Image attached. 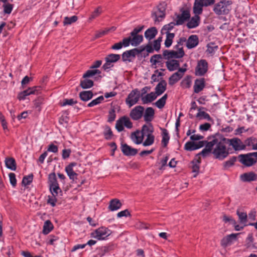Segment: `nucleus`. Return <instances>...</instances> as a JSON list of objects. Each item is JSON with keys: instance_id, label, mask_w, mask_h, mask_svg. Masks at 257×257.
<instances>
[{"instance_id": "13", "label": "nucleus", "mask_w": 257, "mask_h": 257, "mask_svg": "<svg viewBox=\"0 0 257 257\" xmlns=\"http://www.w3.org/2000/svg\"><path fill=\"white\" fill-rule=\"evenodd\" d=\"M239 161L246 166H250L255 163V159L250 153L246 155H240L238 156Z\"/></svg>"}, {"instance_id": "17", "label": "nucleus", "mask_w": 257, "mask_h": 257, "mask_svg": "<svg viewBox=\"0 0 257 257\" xmlns=\"http://www.w3.org/2000/svg\"><path fill=\"white\" fill-rule=\"evenodd\" d=\"M237 234L232 233L223 237L221 241V245L224 247L231 245L236 239Z\"/></svg>"}, {"instance_id": "38", "label": "nucleus", "mask_w": 257, "mask_h": 257, "mask_svg": "<svg viewBox=\"0 0 257 257\" xmlns=\"http://www.w3.org/2000/svg\"><path fill=\"white\" fill-rule=\"evenodd\" d=\"M79 96L82 100L86 101L92 98L93 93L91 91H83L79 93Z\"/></svg>"}, {"instance_id": "30", "label": "nucleus", "mask_w": 257, "mask_h": 257, "mask_svg": "<svg viewBox=\"0 0 257 257\" xmlns=\"http://www.w3.org/2000/svg\"><path fill=\"white\" fill-rule=\"evenodd\" d=\"M158 31L156 28L153 27L146 31L145 32V37L147 39L151 40L155 37Z\"/></svg>"}, {"instance_id": "29", "label": "nucleus", "mask_w": 257, "mask_h": 257, "mask_svg": "<svg viewBox=\"0 0 257 257\" xmlns=\"http://www.w3.org/2000/svg\"><path fill=\"white\" fill-rule=\"evenodd\" d=\"M200 18L199 16L195 15L187 23V26L189 29H192L197 27L200 23Z\"/></svg>"}, {"instance_id": "26", "label": "nucleus", "mask_w": 257, "mask_h": 257, "mask_svg": "<svg viewBox=\"0 0 257 257\" xmlns=\"http://www.w3.org/2000/svg\"><path fill=\"white\" fill-rule=\"evenodd\" d=\"M76 163H71L65 168V171L70 179L74 180L77 178V174L73 170V167L76 166Z\"/></svg>"}, {"instance_id": "57", "label": "nucleus", "mask_w": 257, "mask_h": 257, "mask_svg": "<svg viewBox=\"0 0 257 257\" xmlns=\"http://www.w3.org/2000/svg\"><path fill=\"white\" fill-rule=\"evenodd\" d=\"M203 7H207L214 5L215 0H199Z\"/></svg>"}, {"instance_id": "49", "label": "nucleus", "mask_w": 257, "mask_h": 257, "mask_svg": "<svg viewBox=\"0 0 257 257\" xmlns=\"http://www.w3.org/2000/svg\"><path fill=\"white\" fill-rule=\"evenodd\" d=\"M100 71L99 70L95 69V70H89L86 71L85 73H84L83 75V77L84 78H86L87 77H92L95 74H100Z\"/></svg>"}, {"instance_id": "10", "label": "nucleus", "mask_w": 257, "mask_h": 257, "mask_svg": "<svg viewBox=\"0 0 257 257\" xmlns=\"http://www.w3.org/2000/svg\"><path fill=\"white\" fill-rule=\"evenodd\" d=\"M187 71L186 68H179L177 72L173 73L169 78V84L173 85L180 80Z\"/></svg>"}, {"instance_id": "18", "label": "nucleus", "mask_w": 257, "mask_h": 257, "mask_svg": "<svg viewBox=\"0 0 257 257\" xmlns=\"http://www.w3.org/2000/svg\"><path fill=\"white\" fill-rule=\"evenodd\" d=\"M240 178L243 182H251L257 180V175L253 172H249L241 174Z\"/></svg>"}, {"instance_id": "5", "label": "nucleus", "mask_w": 257, "mask_h": 257, "mask_svg": "<svg viewBox=\"0 0 257 257\" xmlns=\"http://www.w3.org/2000/svg\"><path fill=\"white\" fill-rule=\"evenodd\" d=\"M123 126L130 129L133 127V123L126 116L120 117L116 122L115 128L118 132H122L124 130Z\"/></svg>"}, {"instance_id": "27", "label": "nucleus", "mask_w": 257, "mask_h": 257, "mask_svg": "<svg viewBox=\"0 0 257 257\" xmlns=\"http://www.w3.org/2000/svg\"><path fill=\"white\" fill-rule=\"evenodd\" d=\"M130 38H124L121 42L116 43L112 45L111 49L113 50H119L123 46L124 47H128L130 45Z\"/></svg>"}, {"instance_id": "7", "label": "nucleus", "mask_w": 257, "mask_h": 257, "mask_svg": "<svg viewBox=\"0 0 257 257\" xmlns=\"http://www.w3.org/2000/svg\"><path fill=\"white\" fill-rule=\"evenodd\" d=\"M41 89L42 87L41 86L30 87L27 90L20 92L18 95V98L19 100H24L28 95L39 94Z\"/></svg>"}, {"instance_id": "52", "label": "nucleus", "mask_w": 257, "mask_h": 257, "mask_svg": "<svg viewBox=\"0 0 257 257\" xmlns=\"http://www.w3.org/2000/svg\"><path fill=\"white\" fill-rule=\"evenodd\" d=\"M33 176L32 174L24 177L22 180V184L24 186L29 185L33 181Z\"/></svg>"}, {"instance_id": "21", "label": "nucleus", "mask_w": 257, "mask_h": 257, "mask_svg": "<svg viewBox=\"0 0 257 257\" xmlns=\"http://www.w3.org/2000/svg\"><path fill=\"white\" fill-rule=\"evenodd\" d=\"M199 43L198 38L195 35L190 36L186 42V47L188 49H192L195 47Z\"/></svg>"}, {"instance_id": "1", "label": "nucleus", "mask_w": 257, "mask_h": 257, "mask_svg": "<svg viewBox=\"0 0 257 257\" xmlns=\"http://www.w3.org/2000/svg\"><path fill=\"white\" fill-rule=\"evenodd\" d=\"M225 138H217L214 137L211 141L212 154L214 158L219 160H223L229 154V148H227L226 142L224 141Z\"/></svg>"}, {"instance_id": "63", "label": "nucleus", "mask_w": 257, "mask_h": 257, "mask_svg": "<svg viewBox=\"0 0 257 257\" xmlns=\"http://www.w3.org/2000/svg\"><path fill=\"white\" fill-rule=\"evenodd\" d=\"M42 103L43 98H38L34 101V106L39 111L41 110V105Z\"/></svg>"}, {"instance_id": "60", "label": "nucleus", "mask_w": 257, "mask_h": 257, "mask_svg": "<svg viewBox=\"0 0 257 257\" xmlns=\"http://www.w3.org/2000/svg\"><path fill=\"white\" fill-rule=\"evenodd\" d=\"M116 114L115 111L114 109H111L109 111V113L108 115V121L112 122L114 120L115 118Z\"/></svg>"}, {"instance_id": "3", "label": "nucleus", "mask_w": 257, "mask_h": 257, "mask_svg": "<svg viewBox=\"0 0 257 257\" xmlns=\"http://www.w3.org/2000/svg\"><path fill=\"white\" fill-rule=\"evenodd\" d=\"M185 53L183 47L179 48L178 51L165 50L163 52V55L165 59L169 60L172 58H181Z\"/></svg>"}, {"instance_id": "31", "label": "nucleus", "mask_w": 257, "mask_h": 257, "mask_svg": "<svg viewBox=\"0 0 257 257\" xmlns=\"http://www.w3.org/2000/svg\"><path fill=\"white\" fill-rule=\"evenodd\" d=\"M166 82L163 80L160 81L155 88V93L158 96L162 94L166 89Z\"/></svg>"}, {"instance_id": "59", "label": "nucleus", "mask_w": 257, "mask_h": 257, "mask_svg": "<svg viewBox=\"0 0 257 257\" xmlns=\"http://www.w3.org/2000/svg\"><path fill=\"white\" fill-rule=\"evenodd\" d=\"M166 4L165 3H160L157 7L155 11L160 13H166Z\"/></svg>"}, {"instance_id": "53", "label": "nucleus", "mask_w": 257, "mask_h": 257, "mask_svg": "<svg viewBox=\"0 0 257 257\" xmlns=\"http://www.w3.org/2000/svg\"><path fill=\"white\" fill-rule=\"evenodd\" d=\"M50 190L52 195L54 196H57L59 192H61V190L60 188L59 185L50 187Z\"/></svg>"}, {"instance_id": "41", "label": "nucleus", "mask_w": 257, "mask_h": 257, "mask_svg": "<svg viewBox=\"0 0 257 257\" xmlns=\"http://www.w3.org/2000/svg\"><path fill=\"white\" fill-rule=\"evenodd\" d=\"M120 58V56L118 54H110L108 55L105 58V60H107L108 62L111 63H115L118 61Z\"/></svg>"}, {"instance_id": "62", "label": "nucleus", "mask_w": 257, "mask_h": 257, "mask_svg": "<svg viewBox=\"0 0 257 257\" xmlns=\"http://www.w3.org/2000/svg\"><path fill=\"white\" fill-rule=\"evenodd\" d=\"M191 80L189 77H187L186 78H185L183 80V81L181 82V85L182 87L187 88H189L191 86Z\"/></svg>"}, {"instance_id": "47", "label": "nucleus", "mask_w": 257, "mask_h": 257, "mask_svg": "<svg viewBox=\"0 0 257 257\" xmlns=\"http://www.w3.org/2000/svg\"><path fill=\"white\" fill-rule=\"evenodd\" d=\"M78 20V18L76 16H73L71 17H65L64 19L63 24L64 25H70Z\"/></svg>"}, {"instance_id": "58", "label": "nucleus", "mask_w": 257, "mask_h": 257, "mask_svg": "<svg viewBox=\"0 0 257 257\" xmlns=\"http://www.w3.org/2000/svg\"><path fill=\"white\" fill-rule=\"evenodd\" d=\"M10 183L13 187H15L17 185L16 175L14 173H10L9 174Z\"/></svg>"}, {"instance_id": "9", "label": "nucleus", "mask_w": 257, "mask_h": 257, "mask_svg": "<svg viewBox=\"0 0 257 257\" xmlns=\"http://www.w3.org/2000/svg\"><path fill=\"white\" fill-rule=\"evenodd\" d=\"M208 70V63L206 60H199L195 68V75L197 76L204 75Z\"/></svg>"}, {"instance_id": "25", "label": "nucleus", "mask_w": 257, "mask_h": 257, "mask_svg": "<svg viewBox=\"0 0 257 257\" xmlns=\"http://www.w3.org/2000/svg\"><path fill=\"white\" fill-rule=\"evenodd\" d=\"M127 38L130 39V44L133 46H138L143 41V36L142 35H131Z\"/></svg>"}, {"instance_id": "22", "label": "nucleus", "mask_w": 257, "mask_h": 257, "mask_svg": "<svg viewBox=\"0 0 257 257\" xmlns=\"http://www.w3.org/2000/svg\"><path fill=\"white\" fill-rule=\"evenodd\" d=\"M131 138L132 140L136 144H140L143 143L144 137L139 131L132 133Z\"/></svg>"}, {"instance_id": "14", "label": "nucleus", "mask_w": 257, "mask_h": 257, "mask_svg": "<svg viewBox=\"0 0 257 257\" xmlns=\"http://www.w3.org/2000/svg\"><path fill=\"white\" fill-rule=\"evenodd\" d=\"M213 11L217 15H226L230 12V9H227L223 5L222 2L214 4Z\"/></svg>"}, {"instance_id": "35", "label": "nucleus", "mask_w": 257, "mask_h": 257, "mask_svg": "<svg viewBox=\"0 0 257 257\" xmlns=\"http://www.w3.org/2000/svg\"><path fill=\"white\" fill-rule=\"evenodd\" d=\"M204 107H199L198 109V112L197 113L196 116L199 117L200 119L204 118L209 121H212V119L210 116L209 114L204 111H201L204 109Z\"/></svg>"}, {"instance_id": "64", "label": "nucleus", "mask_w": 257, "mask_h": 257, "mask_svg": "<svg viewBox=\"0 0 257 257\" xmlns=\"http://www.w3.org/2000/svg\"><path fill=\"white\" fill-rule=\"evenodd\" d=\"M207 52L211 54L214 52L215 50L217 49L218 47L217 46H214L213 43H209L207 45Z\"/></svg>"}, {"instance_id": "4", "label": "nucleus", "mask_w": 257, "mask_h": 257, "mask_svg": "<svg viewBox=\"0 0 257 257\" xmlns=\"http://www.w3.org/2000/svg\"><path fill=\"white\" fill-rule=\"evenodd\" d=\"M111 234V231L108 228L101 227L91 232V236L98 240H103Z\"/></svg>"}, {"instance_id": "33", "label": "nucleus", "mask_w": 257, "mask_h": 257, "mask_svg": "<svg viewBox=\"0 0 257 257\" xmlns=\"http://www.w3.org/2000/svg\"><path fill=\"white\" fill-rule=\"evenodd\" d=\"M157 97V95L155 92H151L145 95V96L141 98V100L143 104H148L155 100Z\"/></svg>"}, {"instance_id": "2", "label": "nucleus", "mask_w": 257, "mask_h": 257, "mask_svg": "<svg viewBox=\"0 0 257 257\" xmlns=\"http://www.w3.org/2000/svg\"><path fill=\"white\" fill-rule=\"evenodd\" d=\"M144 51L145 48H143L142 46L126 51L122 54V61L130 62L132 60V58H135L137 55L142 54Z\"/></svg>"}, {"instance_id": "46", "label": "nucleus", "mask_w": 257, "mask_h": 257, "mask_svg": "<svg viewBox=\"0 0 257 257\" xmlns=\"http://www.w3.org/2000/svg\"><path fill=\"white\" fill-rule=\"evenodd\" d=\"M147 138L145 139V141L143 142V145L144 147L150 146L153 145L155 141V136H146Z\"/></svg>"}, {"instance_id": "23", "label": "nucleus", "mask_w": 257, "mask_h": 257, "mask_svg": "<svg viewBox=\"0 0 257 257\" xmlns=\"http://www.w3.org/2000/svg\"><path fill=\"white\" fill-rule=\"evenodd\" d=\"M166 65L167 68V69L170 71H173L176 70H178L180 67V63L179 61L172 59L167 61L166 62Z\"/></svg>"}, {"instance_id": "16", "label": "nucleus", "mask_w": 257, "mask_h": 257, "mask_svg": "<svg viewBox=\"0 0 257 257\" xmlns=\"http://www.w3.org/2000/svg\"><path fill=\"white\" fill-rule=\"evenodd\" d=\"M121 150L122 153L126 156H133L138 153V150L134 149L126 144H121Z\"/></svg>"}, {"instance_id": "11", "label": "nucleus", "mask_w": 257, "mask_h": 257, "mask_svg": "<svg viewBox=\"0 0 257 257\" xmlns=\"http://www.w3.org/2000/svg\"><path fill=\"white\" fill-rule=\"evenodd\" d=\"M224 141H226L227 145L231 146L236 151L243 150L245 148V145H244L239 139L233 138L229 139L225 138Z\"/></svg>"}, {"instance_id": "61", "label": "nucleus", "mask_w": 257, "mask_h": 257, "mask_svg": "<svg viewBox=\"0 0 257 257\" xmlns=\"http://www.w3.org/2000/svg\"><path fill=\"white\" fill-rule=\"evenodd\" d=\"M175 25H176V22H171L165 25L162 29V31H166V32L169 33V32L171 30Z\"/></svg>"}, {"instance_id": "39", "label": "nucleus", "mask_w": 257, "mask_h": 257, "mask_svg": "<svg viewBox=\"0 0 257 257\" xmlns=\"http://www.w3.org/2000/svg\"><path fill=\"white\" fill-rule=\"evenodd\" d=\"M161 130L162 131V136H163L162 143L163 146L165 147L167 146V145L169 142L170 137H169L168 131L166 129L161 128Z\"/></svg>"}, {"instance_id": "8", "label": "nucleus", "mask_w": 257, "mask_h": 257, "mask_svg": "<svg viewBox=\"0 0 257 257\" xmlns=\"http://www.w3.org/2000/svg\"><path fill=\"white\" fill-rule=\"evenodd\" d=\"M180 12H181V14L176 15V19L175 20L176 25H182L186 21L188 20L190 18L189 10L181 8Z\"/></svg>"}, {"instance_id": "54", "label": "nucleus", "mask_w": 257, "mask_h": 257, "mask_svg": "<svg viewBox=\"0 0 257 257\" xmlns=\"http://www.w3.org/2000/svg\"><path fill=\"white\" fill-rule=\"evenodd\" d=\"M101 8L100 7H98L92 13V14L91 15V16L89 19V20L91 21V20L96 18V17H98L101 14Z\"/></svg>"}, {"instance_id": "51", "label": "nucleus", "mask_w": 257, "mask_h": 257, "mask_svg": "<svg viewBox=\"0 0 257 257\" xmlns=\"http://www.w3.org/2000/svg\"><path fill=\"white\" fill-rule=\"evenodd\" d=\"M255 142L256 139L255 138L250 137L245 141L244 144L243 145H245V147L247 146L249 147H251V149H252V148L254 147Z\"/></svg>"}, {"instance_id": "43", "label": "nucleus", "mask_w": 257, "mask_h": 257, "mask_svg": "<svg viewBox=\"0 0 257 257\" xmlns=\"http://www.w3.org/2000/svg\"><path fill=\"white\" fill-rule=\"evenodd\" d=\"M93 85V82L91 80L85 79L80 82V86L83 89L89 88Z\"/></svg>"}, {"instance_id": "15", "label": "nucleus", "mask_w": 257, "mask_h": 257, "mask_svg": "<svg viewBox=\"0 0 257 257\" xmlns=\"http://www.w3.org/2000/svg\"><path fill=\"white\" fill-rule=\"evenodd\" d=\"M204 141H199L198 143H195L193 141L187 142L185 145V149L187 151H193L201 148L204 146Z\"/></svg>"}, {"instance_id": "37", "label": "nucleus", "mask_w": 257, "mask_h": 257, "mask_svg": "<svg viewBox=\"0 0 257 257\" xmlns=\"http://www.w3.org/2000/svg\"><path fill=\"white\" fill-rule=\"evenodd\" d=\"M5 164L8 168L13 171H15L16 170V163L14 158H6L5 160Z\"/></svg>"}, {"instance_id": "40", "label": "nucleus", "mask_w": 257, "mask_h": 257, "mask_svg": "<svg viewBox=\"0 0 257 257\" xmlns=\"http://www.w3.org/2000/svg\"><path fill=\"white\" fill-rule=\"evenodd\" d=\"M53 226L49 220L46 221L43 226V232L44 234H48L53 229Z\"/></svg>"}, {"instance_id": "19", "label": "nucleus", "mask_w": 257, "mask_h": 257, "mask_svg": "<svg viewBox=\"0 0 257 257\" xmlns=\"http://www.w3.org/2000/svg\"><path fill=\"white\" fill-rule=\"evenodd\" d=\"M154 132V128L152 123H149L148 124H144L142 128L141 133L144 137L148 136H154L153 133Z\"/></svg>"}, {"instance_id": "42", "label": "nucleus", "mask_w": 257, "mask_h": 257, "mask_svg": "<svg viewBox=\"0 0 257 257\" xmlns=\"http://www.w3.org/2000/svg\"><path fill=\"white\" fill-rule=\"evenodd\" d=\"M166 33L167 34V37L165 41V45L166 47L168 48L172 44L173 39L175 36V34L174 33Z\"/></svg>"}, {"instance_id": "12", "label": "nucleus", "mask_w": 257, "mask_h": 257, "mask_svg": "<svg viewBox=\"0 0 257 257\" xmlns=\"http://www.w3.org/2000/svg\"><path fill=\"white\" fill-rule=\"evenodd\" d=\"M144 112V107L141 105L135 107L130 113V116L134 120H138L142 118Z\"/></svg>"}, {"instance_id": "45", "label": "nucleus", "mask_w": 257, "mask_h": 257, "mask_svg": "<svg viewBox=\"0 0 257 257\" xmlns=\"http://www.w3.org/2000/svg\"><path fill=\"white\" fill-rule=\"evenodd\" d=\"M167 98V95L166 94L160 99L158 100L156 102L155 104L157 107L160 109L162 108L166 104V99Z\"/></svg>"}, {"instance_id": "36", "label": "nucleus", "mask_w": 257, "mask_h": 257, "mask_svg": "<svg viewBox=\"0 0 257 257\" xmlns=\"http://www.w3.org/2000/svg\"><path fill=\"white\" fill-rule=\"evenodd\" d=\"M166 13H160L154 11L152 14V17L154 19L155 23L162 21L165 17Z\"/></svg>"}, {"instance_id": "6", "label": "nucleus", "mask_w": 257, "mask_h": 257, "mask_svg": "<svg viewBox=\"0 0 257 257\" xmlns=\"http://www.w3.org/2000/svg\"><path fill=\"white\" fill-rule=\"evenodd\" d=\"M140 97V91L137 88L135 89L128 94L125 102L131 107L138 103Z\"/></svg>"}, {"instance_id": "24", "label": "nucleus", "mask_w": 257, "mask_h": 257, "mask_svg": "<svg viewBox=\"0 0 257 257\" xmlns=\"http://www.w3.org/2000/svg\"><path fill=\"white\" fill-rule=\"evenodd\" d=\"M205 87V81L204 78L196 79L194 85V92L198 93L202 91Z\"/></svg>"}, {"instance_id": "44", "label": "nucleus", "mask_w": 257, "mask_h": 257, "mask_svg": "<svg viewBox=\"0 0 257 257\" xmlns=\"http://www.w3.org/2000/svg\"><path fill=\"white\" fill-rule=\"evenodd\" d=\"M236 214L238 216L240 222L242 223H246L247 219V215L246 213L244 212H241L239 210H237L236 211Z\"/></svg>"}, {"instance_id": "20", "label": "nucleus", "mask_w": 257, "mask_h": 257, "mask_svg": "<svg viewBox=\"0 0 257 257\" xmlns=\"http://www.w3.org/2000/svg\"><path fill=\"white\" fill-rule=\"evenodd\" d=\"M143 114L144 120L146 122H150L153 119L154 117V109L151 107H147L145 110H144Z\"/></svg>"}, {"instance_id": "48", "label": "nucleus", "mask_w": 257, "mask_h": 257, "mask_svg": "<svg viewBox=\"0 0 257 257\" xmlns=\"http://www.w3.org/2000/svg\"><path fill=\"white\" fill-rule=\"evenodd\" d=\"M49 186H53L58 185V183L57 181L56 175L54 173H51L49 175Z\"/></svg>"}, {"instance_id": "28", "label": "nucleus", "mask_w": 257, "mask_h": 257, "mask_svg": "<svg viewBox=\"0 0 257 257\" xmlns=\"http://www.w3.org/2000/svg\"><path fill=\"white\" fill-rule=\"evenodd\" d=\"M122 204L118 199H113L109 202L108 208L110 211H114L120 208Z\"/></svg>"}, {"instance_id": "34", "label": "nucleus", "mask_w": 257, "mask_h": 257, "mask_svg": "<svg viewBox=\"0 0 257 257\" xmlns=\"http://www.w3.org/2000/svg\"><path fill=\"white\" fill-rule=\"evenodd\" d=\"M204 145H205V148L203 149V150L199 154V155H201L203 157L207 156L209 153H212V149L211 147L213 145L211 143V142H207L204 141Z\"/></svg>"}, {"instance_id": "56", "label": "nucleus", "mask_w": 257, "mask_h": 257, "mask_svg": "<svg viewBox=\"0 0 257 257\" xmlns=\"http://www.w3.org/2000/svg\"><path fill=\"white\" fill-rule=\"evenodd\" d=\"M4 8V12L7 14H10L11 13L13 9V6L10 4H7L3 5Z\"/></svg>"}, {"instance_id": "50", "label": "nucleus", "mask_w": 257, "mask_h": 257, "mask_svg": "<svg viewBox=\"0 0 257 257\" xmlns=\"http://www.w3.org/2000/svg\"><path fill=\"white\" fill-rule=\"evenodd\" d=\"M104 99V97L103 96H100L97 98L93 100L90 103H89L87 105L88 107H92L94 105H97L100 103Z\"/></svg>"}, {"instance_id": "55", "label": "nucleus", "mask_w": 257, "mask_h": 257, "mask_svg": "<svg viewBox=\"0 0 257 257\" xmlns=\"http://www.w3.org/2000/svg\"><path fill=\"white\" fill-rule=\"evenodd\" d=\"M236 161V157H232L229 159V160L223 163V166L225 168H228L230 166H232L234 162Z\"/></svg>"}, {"instance_id": "32", "label": "nucleus", "mask_w": 257, "mask_h": 257, "mask_svg": "<svg viewBox=\"0 0 257 257\" xmlns=\"http://www.w3.org/2000/svg\"><path fill=\"white\" fill-rule=\"evenodd\" d=\"M203 6L199 0H195L193 7V12L195 15L199 16L202 14L203 12Z\"/></svg>"}]
</instances>
